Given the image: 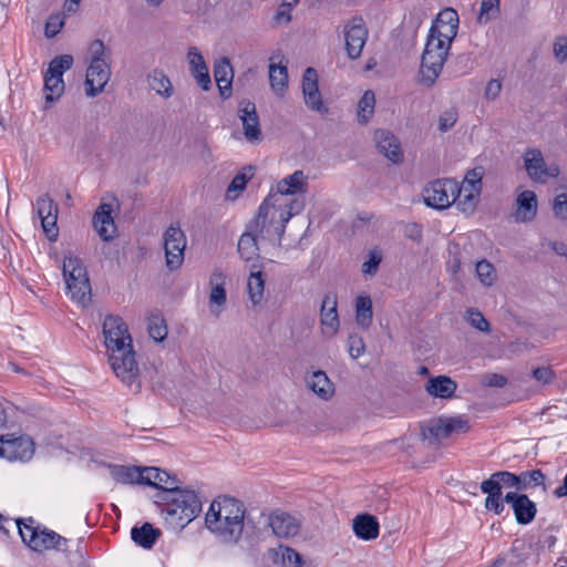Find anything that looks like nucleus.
I'll return each mask as SVG.
<instances>
[{"label": "nucleus", "mask_w": 567, "mask_h": 567, "mask_svg": "<svg viewBox=\"0 0 567 567\" xmlns=\"http://www.w3.org/2000/svg\"><path fill=\"white\" fill-rule=\"evenodd\" d=\"M519 480H522V484H520L522 492L526 491L530 486H539V485H542L544 491H546L545 475L540 470L522 472L519 474Z\"/></svg>", "instance_id": "49530a36"}, {"label": "nucleus", "mask_w": 567, "mask_h": 567, "mask_svg": "<svg viewBox=\"0 0 567 567\" xmlns=\"http://www.w3.org/2000/svg\"><path fill=\"white\" fill-rule=\"evenodd\" d=\"M111 78L109 62H90L86 71L85 93L87 96H96L101 93Z\"/></svg>", "instance_id": "f3484780"}, {"label": "nucleus", "mask_w": 567, "mask_h": 567, "mask_svg": "<svg viewBox=\"0 0 567 567\" xmlns=\"http://www.w3.org/2000/svg\"><path fill=\"white\" fill-rule=\"evenodd\" d=\"M457 383L446 375L430 378L425 383V391L433 398L447 400L454 396Z\"/></svg>", "instance_id": "c85d7f7f"}, {"label": "nucleus", "mask_w": 567, "mask_h": 567, "mask_svg": "<svg viewBox=\"0 0 567 567\" xmlns=\"http://www.w3.org/2000/svg\"><path fill=\"white\" fill-rule=\"evenodd\" d=\"M274 197L265 198L258 208V214L247 225L238 239L237 251L245 261H250L259 256V241L266 240L280 244L286 225L291 214L276 210Z\"/></svg>", "instance_id": "f257e3e1"}, {"label": "nucleus", "mask_w": 567, "mask_h": 567, "mask_svg": "<svg viewBox=\"0 0 567 567\" xmlns=\"http://www.w3.org/2000/svg\"><path fill=\"white\" fill-rule=\"evenodd\" d=\"M302 92L305 103L312 111L327 113L328 109L324 107L321 94L318 87V74L313 68H307L302 76Z\"/></svg>", "instance_id": "aec40b11"}, {"label": "nucleus", "mask_w": 567, "mask_h": 567, "mask_svg": "<svg viewBox=\"0 0 567 567\" xmlns=\"http://www.w3.org/2000/svg\"><path fill=\"white\" fill-rule=\"evenodd\" d=\"M93 227L104 241L112 240L115 236L116 226L112 217V206L110 204H101L94 216Z\"/></svg>", "instance_id": "393cba45"}, {"label": "nucleus", "mask_w": 567, "mask_h": 567, "mask_svg": "<svg viewBox=\"0 0 567 567\" xmlns=\"http://www.w3.org/2000/svg\"><path fill=\"white\" fill-rule=\"evenodd\" d=\"M382 260V256L377 250H371L369 254V260L362 264V272L368 276H373Z\"/></svg>", "instance_id": "5fc2aeb1"}, {"label": "nucleus", "mask_w": 567, "mask_h": 567, "mask_svg": "<svg viewBox=\"0 0 567 567\" xmlns=\"http://www.w3.org/2000/svg\"><path fill=\"white\" fill-rule=\"evenodd\" d=\"M533 377L537 381L548 384L555 379V372L549 367H539L533 371Z\"/></svg>", "instance_id": "69168bd1"}, {"label": "nucleus", "mask_w": 567, "mask_h": 567, "mask_svg": "<svg viewBox=\"0 0 567 567\" xmlns=\"http://www.w3.org/2000/svg\"><path fill=\"white\" fill-rule=\"evenodd\" d=\"M165 261L171 270L178 269L184 261L186 236L178 225L172 224L163 235Z\"/></svg>", "instance_id": "9b49d317"}, {"label": "nucleus", "mask_w": 567, "mask_h": 567, "mask_svg": "<svg viewBox=\"0 0 567 567\" xmlns=\"http://www.w3.org/2000/svg\"><path fill=\"white\" fill-rule=\"evenodd\" d=\"M524 164L528 176L539 183L559 175L557 165H546L543 153L538 148H528L524 154Z\"/></svg>", "instance_id": "ddd939ff"}, {"label": "nucleus", "mask_w": 567, "mask_h": 567, "mask_svg": "<svg viewBox=\"0 0 567 567\" xmlns=\"http://www.w3.org/2000/svg\"><path fill=\"white\" fill-rule=\"evenodd\" d=\"M495 477L499 480L502 486L513 487L516 491L522 492V489H520L522 480H519V474L516 475V474L507 472V471H499V472H496Z\"/></svg>", "instance_id": "864d4df0"}, {"label": "nucleus", "mask_w": 567, "mask_h": 567, "mask_svg": "<svg viewBox=\"0 0 567 567\" xmlns=\"http://www.w3.org/2000/svg\"><path fill=\"white\" fill-rule=\"evenodd\" d=\"M367 38L368 30L362 18L355 17L344 27L346 50L350 59L360 58Z\"/></svg>", "instance_id": "4468645a"}, {"label": "nucleus", "mask_w": 567, "mask_h": 567, "mask_svg": "<svg viewBox=\"0 0 567 567\" xmlns=\"http://www.w3.org/2000/svg\"><path fill=\"white\" fill-rule=\"evenodd\" d=\"M375 95L372 91L368 90L363 93L358 103V121L367 124L374 113Z\"/></svg>", "instance_id": "a19ab883"}, {"label": "nucleus", "mask_w": 567, "mask_h": 567, "mask_svg": "<svg viewBox=\"0 0 567 567\" xmlns=\"http://www.w3.org/2000/svg\"><path fill=\"white\" fill-rule=\"evenodd\" d=\"M209 284L212 286L209 293L210 312L218 317L226 303V290L224 288V274L219 269H215L210 275Z\"/></svg>", "instance_id": "bb28decb"}, {"label": "nucleus", "mask_w": 567, "mask_h": 567, "mask_svg": "<svg viewBox=\"0 0 567 567\" xmlns=\"http://www.w3.org/2000/svg\"><path fill=\"white\" fill-rule=\"evenodd\" d=\"M91 62H107L105 56V45L102 40H94L89 48Z\"/></svg>", "instance_id": "bf43d9fd"}, {"label": "nucleus", "mask_w": 567, "mask_h": 567, "mask_svg": "<svg viewBox=\"0 0 567 567\" xmlns=\"http://www.w3.org/2000/svg\"><path fill=\"white\" fill-rule=\"evenodd\" d=\"M268 525L277 537L288 538L299 533L300 524L296 517L285 512H275L268 518Z\"/></svg>", "instance_id": "b1692460"}, {"label": "nucleus", "mask_w": 567, "mask_h": 567, "mask_svg": "<svg viewBox=\"0 0 567 567\" xmlns=\"http://www.w3.org/2000/svg\"><path fill=\"white\" fill-rule=\"evenodd\" d=\"M457 182L451 178H441L430 183L423 189L424 203L435 209L449 208L456 200Z\"/></svg>", "instance_id": "9d476101"}, {"label": "nucleus", "mask_w": 567, "mask_h": 567, "mask_svg": "<svg viewBox=\"0 0 567 567\" xmlns=\"http://www.w3.org/2000/svg\"><path fill=\"white\" fill-rule=\"evenodd\" d=\"M148 333L156 342H161L167 337V327L165 320L161 316L155 315L150 317Z\"/></svg>", "instance_id": "a18cd8bd"}, {"label": "nucleus", "mask_w": 567, "mask_h": 567, "mask_svg": "<svg viewBox=\"0 0 567 567\" xmlns=\"http://www.w3.org/2000/svg\"><path fill=\"white\" fill-rule=\"evenodd\" d=\"M284 60V55L279 53L270 58L269 80L271 89L277 93L284 92L288 84V70Z\"/></svg>", "instance_id": "c756f323"}, {"label": "nucleus", "mask_w": 567, "mask_h": 567, "mask_svg": "<svg viewBox=\"0 0 567 567\" xmlns=\"http://www.w3.org/2000/svg\"><path fill=\"white\" fill-rule=\"evenodd\" d=\"M504 501L511 504L516 522L520 525H528L535 519L537 507L526 494L508 492Z\"/></svg>", "instance_id": "2eb2a0df"}, {"label": "nucleus", "mask_w": 567, "mask_h": 567, "mask_svg": "<svg viewBox=\"0 0 567 567\" xmlns=\"http://www.w3.org/2000/svg\"><path fill=\"white\" fill-rule=\"evenodd\" d=\"M142 484L156 487L159 489L157 494H168L167 492H173L179 486L175 476L156 467L143 468Z\"/></svg>", "instance_id": "4be33fe9"}, {"label": "nucleus", "mask_w": 567, "mask_h": 567, "mask_svg": "<svg viewBox=\"0 0 567 567\" xmlns=\"http://www.w3.org/2000/svg\"><path fill=\"white\" fill-rule=\"evenodd\" d=\"M537 214V197L532 190L522 192L516 198L515 220L527 223L535 218Z\"/></svg>", "instance_id": "cd10ccee"}, {"label": "nucleus", "mask_w": 567, "mask_h": 567, "mask_svg": "<svg viewBox=\"0 0 567 567\" xmlns=\"http://www.w3.org/2000/svg\"><path fill=\"white\" fill-rule=\"evenodd\" d=\"M457 28L458 27L451 24L433 23L427 38L437 39L442 41L444 45L451 48V43L457 34Z\"/></svg>", "instance_id": "ea45409f"}, {"label": "nucleus", "mask_w": 567, "mask_h": 567, "mask_svg": "<svg viewBox=\"0 0 567 567\" xmlns=\"http://www.w3.org/2000/svg\"><path fill=\"white\" fill-rule=\"evenodd\" d=\"M516 551L517 548L514 545L509 554L501 555L497 558H495L492 561L491 567H502L504 565H507L508 567L517 566L519 563L523 561V558H520V556Z\"/></svg>", "instance_id": "3c124183"}, {"label": "nucleus", "mask_w": 567, "mask_h": 567, "mask_svg": "<svg viewBox=\"0 0 567 567\" xmlns=\"http://www.w3.org/2000/svg\"><path fill=\"white\" fill-rule=\"evenodd\" d=\"M62 271L66 293L76 303L86 306L91 301V285L82 260L74 256L65 257Z\"/></svg>", "instance_id": "423d86ee"}, {"label": "nucleus", "mask_w": 567, "mask_h": 567, "mask_svg": "<svg viewBox=\"0 0 567 567\" xmlns=\"http://www.w3.org/2000/svg\"><path fill=\"white\" fill-rule=\"evenodd\" d=\"M337 307V295L332 292L326 293L320 308V323L323 334L328 337L334 336L340 327Z\"/></svg>", "instance_id": "412c9836"}, {"label": "nucleus", "mask_w": 567, "mask_h": 567, "mask_svg": "<svg viewBox=\"0 0 567 567\" xmlns=\"http://www.w3.org/2000/svg\"><path fill=\"white\" fill-rule=\"evenodd\" d=\"M480 193V189L471 187L467 188L457 184V192H455L456 200L454 204H456L457 208L465 214L473 213L476 207Z\"/></svg>", "instance_id": "72a5a7b5"}, {"label": "nucleus", "mask_w": 567, "mask_h": 567, "mask_svg": "<svg viewBox=\"0 0 567 567\" xmlns=\"http://www.w3.org/2000/svg\"><path fill=\"white\" fill-rule=\"evenodd\" d=\"M554 54L560 62L567 60V38L560 37L554 43Z\"/></svg>", "instance_id": "774afa93"}, {"label": "nucleus", "mask_w": 567, "mask_h": 567, "mask_svg": "<svg viewBox=\"0 0 567 567\" xmlns=\"http://www.w3.org/2000/svg\"><path fill=\"white\" fill-rule=\"evenodd\" d=\"M103 334L104 343L109 353L113 352V350L133 344L128 328L118 316L109 315L105 317L103 322Z\"/></svg>", "instance_id": "f8f14e48"}, {"label": "nucleus", "mask_w": 567, "mask_h": 567, "mask_svg": "<svg viewBox=\"0 0 567 567\" xmlns=\"http://www.w3.org/2000/svg\"><path fill=\"white\" fill-rule=\"evenodd\" d=\"M72 64L73 56L71 54L59 55L50 62L45 73L62 78L63 73L72 68Z\"/></svg>", "instance_id": "c03bdc74"}, {"label": "nucleus", "mask_w": 567, "mask_h": 567, "mask_svg": "<svg viewBox=\"0 0 567 567\" xmlns=\"http://www.w3.org/2000/svg\"><path fill=\"white\" fill-rule=\"evenodd\" d=\"M307 175L303 171H295L291 175L286 176L277 184L276 192H271L266 198L274 197L275 205L274 208L276 210H280L282 213L291 214V217L299 214L303 207L305 203L300 199H288V195H295L298 193H305L307 190Z\"/></svg>", "instance_id": "20e7f679"}, {"label": "nucleus", "mask_w": 567, "mask_h": 567, "mask_svg": "<svg viewBox=\"0 0 567 567\" xmlns=\"http://www.w3.org/2000/svg\"><path fill=\"white\" fill-rule=\"evenodd\" d=\"M372 300L369 296H359L355 300V321L363 328L368 329L372 323Z\"/></svg>", "instance_id": "e433bc0d"}, {"label": "nucleus", "mask_w": 567, "mask_h": 567, "mask_svg": "<svg viewBox=\"0 0 567 567\" xmlns=\"http://www.w3.org/2000/svg\"><path fill=\"white\" fill-rule=\"evenodd\" d=\"M168 494H156V503L161 505V514L166 525L173 530H182L202 512V503L192 489L179 486Z\"/></svg>", "instance_id": "7ed1b4c3"}, {"label": "nucleus", "mask_w": 567, "mask_h": 567, "mask_svg": "<svg viewBox=\"0 0 567 567\" xmlns=\"http://www.w3.org/2000/svg\"><path fill=\"white\" fill-rule=\"evenodd\" d=\"M214 76L218 86L220 96L228 99L231 95V82L234 78V71L231 64L227 58H223L214 66Z\"/></svg>", "instance_id": "7c9ffc66"}, {"label": "nucleus", "mask_w": 567, "mask_h": 567, "mask_svg": "<svg viewBox=\"0 0 567 567\" xmlns=\"http://www.w3.org/2000/svg\"><path fill=\"white\" fill-rule=\"evenodd\" d=\"M501 0H482L480 8L478 22L487 23L499 12Z\"/></svg>", "instance_id": "de8ad7c7"}, {"label": "nucleus", "mask_w": 567, "mask_h": 567, "mask_svg": "<svg viewBox=\"0 0 567 567\" xmlns=\"http://www.w3.org/2000/svg\"><path fill=\"white\" fill-rule=\"evenodd\" d=\"M159 535V529L154 528L150 523H144L141 527H133L131 530L132 539L147 549L155 544Z\"/></svg>", "instance_id": "f704fd0d"}, {"label": "nucleus", "mask_w": 567, "mask_h": 567, "mask_svg": "<svg viewBox=\"0 0 567 567\" xmlns=\"http://www.w3.org/2000/svg\"><path fill=\"white\" fill-rule=\"evenodd\" d=\"M245 507L233 497L215 499L206 513L205 524L221 542L236 544L244 530Z\"/></svg>", "instance_id": "f03ea898"}, {"label": "nucleus", "mask_w": 567, "mask_h": 567, "mask_svg": "<svg viewBox=\"0 0 567 567\" xmlns=\"http://www.w3.org/2000/svg\"><path fill=\"white\" fill-rule=\"evenodd\" d=\"M148 86L164 99L173 94V85L169 78L161 70H154L147 76Z\"/></svg>", "instance_id": "c9c22d12"}, {"label": "nucleus", "mask_w": 567, "mask_h": 567, "mask_svg": "<svg viewBox=\"0 0 567 567\" xmlns=\"http://www.w3.org/2000/svg\"><path fill=\"white\" fill-rule=\"evenodd\" d=\"M109 361L115 375L134 391L141 389V371L133 344L109 353Z\"/></svg>", "instance_id": "0eeeda50"}, {"label": "nucleus", "mask_w": 567, "mask_h": 567, "mask_svg": "<svg viewBox=\"0 0 567 567\" xmlns=\"http://www.w3.org/2000/svg\"><path fill=\"white\" fill-rule=\"evenodd\" d=\"M434 23L451 24L454 27H458L457 12L452 8H446L439 13Z\"/></svg>", "instance_id": "680f3d73"}, {"label": "nucleus", "mask_w": 567, "mask_h": 567, "mask_svg": "<svg viewBox=\"0 0 567 567\" xmlns=\"http://www.w3.org/2000/svg\"><path fill=\"white\" fill-rule=\"evenodd\" d=\"M352 527L355 536L363 540L375 539L379 535V522L370 514L357 515Z\"/></svg>", "instance_id": "2f4dec72"}, {"label": "nucleus", "mask_w": 567, "mask_h": 567, "mask_svg": "<svg viewBox=\"0 0 567 567\" xmlns=\"http://www.w3.org/2000/svg\"><path fill=\"white\" fill-rule=\"evenodd\" d=\"M109 468L112 478L120 484H142L143 468L112 464Z\"/></svg>", "instance_id": "473e14b6"}, {"label": "nucleus", "mask_w": 567, "mask_h": 567, "mask_svg": "<svg viewBox=\"0 0 567 567\" xmlns=\"http://www.w3.org/2000/svg\"><path fill=\"white\" fill-rule=\"evenodd\" d=\"M64 92V82L62 78L53 74H44V94L47 102H54L60 99Z\"/></svg>", "instance_id": "58836bf2"}, {"label": "nucleus", "mask_w": 567, "mask_h": 567, "mask_svg": "<svg viewBox=\"0 0 567 567\" xmlns=\"http://www.w3.org/2000/svg\"><path fill=\"white\" fill-rule=\"evenodd\" d=\"M475 271L481 284L485 287H491L496 281V270L494 266L486 259H482L476 262Z\"/></svg>", "instance_id": "79ce46f5"}, {"label": "nucleus", "mask_w": 567, "mask_h": 567, "mask_svg": "<svg viewBox=\"0 0 567 567\" xmlns=\"http://www.w3.org/2000/svg\"><path fill=\"white\" fill-rule=\"evenodd\" d=\"M282 563L286 567H299L301 556L295 549L287 547L282 553Z\"/></svg>", "instance_id": "338daca9"}, {"label": "nucleus", "mask_w": 567, "mask_h": 567, "mask_svg": "<svg viewBox=\"0 0 567 567\" xmlns=\"http://www.w3.org/2000/svg\"><path fill=\"white\" fill-rule=\"evenodd\" d=\"M374 141L381 154L394 164L402 162L403 153L399 140L389 131L378 130Z\"/></svg>", "instance_id": "5701e85b"}, {"label": "nucleus", "mask_w": 567, "mask_h": 567, "mask_svg": "<svg viewBox=\"0 0 567 567\" xmlns=\"http://www.w3.org/2000/svg\"><path fill=\"white\" fill-rule=\"evenodd\" d=\"M64 25V14L56 12L50 14L45 22L44 34L48 39L55 37Z\"/></svg>", "instance_id": "09e8293b"}, {"label": "nucleus", "mask_w": 567, "mask_h": 567, "mask_svg": "<svg viewBox=\"0 0 567 567\" xmlns=\"http://www.w3.org/2000/svg\"><path fill=\"white\" fill-rule=\"evenodd\" d=\"M364 352V342L358 336H350L349 338V353L353 359L361 357Z\"/></svg>", "instance_id": "0e129e2a"}, {"label": "nucleus", "mask_w": 567, "mask_h": 567, "mask_svg": "<svg viewBox=\"0 0 567 567\" xmlns=\"http://www.w3.org/2000/svg\"><path fill=\"white\" fill-rule=\"evenodd\" d=\"M457 121V112L455 109L444 111L439 118V128L441 132H446L454 126Z\"/></svg>", "instance_id": "6e6d98bb"}, {"label": "nucleus", "mask_w": 567, "mask_h": 567, "mask_svg": "<svg viewBox=\"0 0 567 567\" xmlns=\"http://www.w3.org/2000/svg\"><path fill=\"white\" fill-rule=\"evenodd\" d=\"M32 518L17 519L16 525L22 542L34 551L49 549L66 550L68 539L58 533L34 526Z\"/></svg>", "instance_id": "39448f33"}, {"label": "nucleus", "mask_w": 567, "mask_h": 567, "mask_svg": "<svg viewBox=\"0 0 567 567\" xmlns=\"http://www.w3.org/2000/svg\"><path fill=\"white\" fill-rule=\"evenodd\" d=\"M34 454V444L28 436H20L4 440L1 458L10 462L21 461L27 462L32 458Z\"/></svg>", "instance_id": "6ab92c4d"}, {"label": "nucleus", "mask_w": 567, "mask_h": 567, "mask_svg": "<svg viewBox=\"0 0 567 567\" xmlns=\"http://www.w3.org/2000/svg\"><path fill=\"white\" fill-rule=\"evenodd\" d=\"M468 423L462 416L439 417L430 420L421 430L423 440L437 444L453 433H465Z\"/></svg>", "instance_id": "1a4fd4ad"}, {"label": "nucleus", "mask_w": 567, "mask_h": 567, "mask_svg": "<svg viewBox=\"0 0 567 567\" xmlns=\"http://www.w3.org/2000/svg\"><path fill=\"white\" fill-rule=\"evenodd\" d=\"M466 319L472 327L480 331L487 332L489 330L488 321L484 318L482 312L476 309H468L466 312Z\"/></svg>", "instance_id": "603ef678"}, {"label": "nucleus", "mask_w": 567, "mask_h": 567, "mask_svg": "<svg viewBox=\"0 0 567 567\" xmlns=\"http://www.w3.org/2000/svg\"><path fill=\"white\" fill-rule=\"evenodd\" d=\"M187 59L189 63V70L192 73H196L203 70L208 69L205 60L196 47H192L188 50Z\"/></svg>", "instance_id": "8fccbe9b"}, {"label": "nucleus", "mask_w": 567, "mask_h": 567, "mask_svg": "<svg viewBox=\"0 0 567 567\" xmlns=\"http://www.w3.org/2000/svg\"><path fill=\"white\" fill-rule=\"evenodd\" d=\"M495 476H496V472L494 474H492L489 478H487L481 483V491L484 494H487V495L502 494L501 482Z\"/></svg>", "instance_id": "13d9d810"}, {"label": "nucleus", "mask_w": 567, "mask_h": 567, "mask_svg": "<svg viewBox=\"0 0 567 567\" xmlns=\"http://www.w3.org/2000/svg\"><path fill=\"white\" fill-rule=\"evenodd\" d=\"M238 115L243 123L245 138L252 144L259 143L261 141V130L255 103L241 101Z\"/></svg>", "instance_id": "dca6fc26"}, {"label": "nucleus", "mask_w": 567, "mask_h": 567, "mask_svg": "<svg viewBox=\"0 0 567 567\" xmlns=\"http://www.w3.org/2000/svg\"><path fill=\"white\" fill-rule=\"evenodd\" d=\"M305 382L307 388L323 401H329L334 395V384L322 370L308 372Z\"/></svg>", "instance_id": "a878e982"}, {"label": "nucleus", "mask_w": 567, "mask_h": 567, "mask_svg": "<svg viewBox=\"0 0 567 567\" xmlns=\"http://www.w3.org/2000/svg\"><path fill=\"white\" fill-rule=\"evenodd\" d=\"M246 171L249 172V175L246 172L238 173L228 185L226 190L227 199H236L238 194L245 189L247 182L252 176L251 167H248Z\"/></svg>", "instance_id": "37998d69"}, {"label": "nucleus", "mask_w": 567, "mask_h": 567, "mask_svg": "<svg viewBox=\"0 0 567 567\" xmlns=\"http://www.w3.org/2000/svg\"><path fill=\"white\" fill-rule=\"evenodd\" d=\"M503 494L487 495L485 499V508L499 515L504 511V497Z\"/></svg>", "instance_id": "052dcab7"}, {"label": "nucleus", "mask_w": 567, "mask_h": 567, "mask_svg": "<svg viewBox=\"0 0 567 567\" xmlns=\"http://www.w3.org/2000/svg\"><path fill=\"white\" fill-rule=\"evenodd\" d=\"M450 48L444 45L437 39H430L425 43L421 56V82L426 86H432L443 70Z\"/></svg>", "instance_id": "6e6552de"}, {"label": "nucleus", "mask_w": 567, "mask_h": 567, "mask_svg": "<svg viewBox=\"0 0 567 567\" xmlns=\"http://www.w3.org/2000/svg\"><path fill=\"white\" fill-rule=\"evenodd\" d=\"M553 210L556 217L567 219V193H561L555 197Z\"/></svg>", "instance_id": "e2e57ef3"}, {"label": "nucleus", "mask_w": 567, "mask_h": 567, "mask_svg": "<svg viewBox=\"0 0 567 567\" xmlns=\"http://www.w3.org/2000/svg\"><path fill=\"white\" fill-rule=\"evenodd\" d=\"M247 289L249 293V299L252 302V305H258L264 298V290H265V277L261 270H251L248 282H247Z\"/></svg>", "instance_id": "4c0bfd02"}, {"label": "nucleus", "mask_w": 567, "mask_h": 567, "mask_svg": "<svg viewBox=\"0 0 567 567\" xmlns=\"http://www.w3.org/2000/svg\"><path fill=\"white\" fill-rule=\"evenodd\" d=\"M37 213L41 219V225L50 240H55L58 237L56 219L58 207L49 195H43L38 198Z\"/></svg>", "instance_id": "a211bd4d"}, {"label": "nucleus", "mask_w": 567, "mask_h": 567, "mask_svg": "<svg viewBox=\"0 0 567 567\" xmlns=\"http://www.w3.org/2000/svg\"><path fill=\"white\" fill-rule=\"evenodd\" d=\"M482 177L483 173L481 168H473L467 172L461 185L481 190Z\"/></svg>", "instance_id": "4d7b16f0"}]
</instances>
